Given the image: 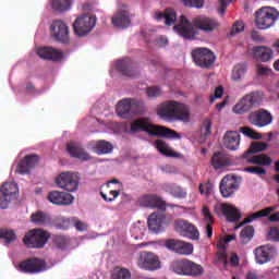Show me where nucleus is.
<instances>
[{
    "mask_svg": "<svg viewBox=\"0 0 279 279\" xmlns=\"http://www.w3.org/2000/svg\"><path fill=\"white\" fill-rule=\"evenodd\" d=\"M218 27L219 23H217V21L203 15L194 17L192 23L186 15H181L179 24L174 25L175 32L181 35L182 38H185V40H193V38H195V29L209 33L215 32Z\"/></svg>",
    "mask_w": 279,
    "mask_h": 279,
    "instance_id": "nucleus-1",
    "label": "nucleus"
},
{
    "mask_svg": "<svg viewBox=\"0 0 279 279\" xmlns=\"http://www.w3.org/2000/svg\"><path fill=\"white\" fill-rule=\"evenodd\" d=\"M131 132H147L150 136H159L162 138H182L180 133L167 129L166 126L153 124L148 118H140L133 121L131 124Z\"/></svg>",
    "mask_w": 279,
    "mask_h": 279,
    "instance_id": "nucleus-2",
    "label": "nucleus"
},
{
    "mask_svg": "<svg viewBox=\"0 0 279 279\" xmlns=\"http://www.w3.org/2000/svg\"><path fill=\"white\" fill-rule=\"evenodd\" d=\"M157 114L165 121H173V119L177 121H189V118L191 117L189 107L175 100L162 102L157 109Z\"/></svg>",
    "mask_w": 279,
    "mask_h": 279,
    "instance_id": "nucleus-3",
    "label": "nucleus"
},
{
    "mask_svg": "<svg viewBox=\"0 0 279 279\" xmlns=\"http://www.w3.org/2000/svg\"><path fill=\"white\" fill-rule=\"evenodd\" d=\"M171 269L174 274H179V276H192L195 278L204 275V267L187 258L173 260Z\"/></svg>",
    "mask_w": 279,
    "mask_h": 279,
    "instance_id": "nucleus-4",
    "label": "nucleus"
},
{
    "mask_svg": "<svg viewBox=\"0 0 279 279\" xmlns=\"http://www.w3.org/2000/svg\"><path fill=\"white\" fill-rule=\"evenodd\" d=\"M51 239V234L43 229L29 230L23 238L25 247L29 250H43Z\"/></svg>",
    "mask_w": 279,
    "mask_h": 279,
    "instance_id": "nucleus-5",
    "label": "nucleus"
},
{
    "mask_svg": "<svg viewBox=\"0 0 279 279\" xmlns=\"http://www.w3.org/2000/svg\"><path fill=\"white\" fill-rule=\"evenodd\" d=\"M263 102V95L259 92H251L242 97V99L233 107L235 114H245L256 106Z\"/></svg>",
    "mask_w": 279,
    "mask_h": 279,
    "instance_id": "nucleus-6",
    "label": "nucleus"
},
{
    "mask_svg": "<svg viewBox=\"0 0 279 279\" xmlns=\"http://www.w3.org/2000/svg\"><path fill=\"white\" fill-rule=\"evenodd\" d=\"M278 20V12L274 9L264 7L255 13V24L258 29H269L274 27Z\"/></svg>",
    "mask_w": 279,
    "mask_h": 279,
    "instance_id": "nucleus-7",
    "label": "nucleus"
},
{
    "mask_svg": "<svg viewBox=\"0 0 279 279\" xmlns=\"http://www.w3.org/2000/svg\"><path fill=\"white\" fill-rule=\"evenodd\" d=\"M19 197V184L16 182H5L0 187V208L5 210L10 204Z\"/></svg>",
    "mask_w": 279,
    "mask_h": 279,
    "instance_id": "nucleus-8",
    "label": "nucleus"
},
{
    "mask_svg": "<svg viewBox=\"0 0 279 279\" xmlns=\"http://www.w3.org/2000/svg\"><path fill=\"white\" fill-rule=\"evenodd\" d=\"M192 58L196 66L201 69H210L215 64L217 57L208 48H196L192 51Z\"/></svg>",
    "mask_w": 279,
    "mask_h": 279,
    "instance_id": "nucleus-9",
    "label": "nucleus"
},
{
    "mask_svg": "<svg viewBox=\"0 0 279 279\" xmlns=\"http://www.w3.org/2000/svg\"><path fill=\"white\" fill-rule=\"evenodd\" d=\"M95 25H97V17L90 14H83L73 23V29L76 36H86L93 32Z\"/></svg>",
    "mask_w": 279,
    "mask_h": 279,
    "instance_id": "nucleus-10",
    "label": "nucleus"
},
{
    "mask_svg": "<svg viewBox=\"0 0 279 279\" xmlns=\"http://www.w3.org/2000/svg\"><path fill=\"white\" fill-rule=\"evenodd\" d=\"M56 184L59 189L73 193L80 187V174L75 172H61L56 179Z\"/></svg>",
    "mask_w": 279,
    "mask_h": 279,
    "instance_id": "nucleus-11",
    "label": "nucleus"
},
{
    "mask_svg": "<svg viewBox=\"0 0 279 279\" xmlns=\"http://www.w3.org/2000/svg\"><path fill=\"white\" fill-rule=\"evenodd\" d=\"M255 263L257 265H267L278 256V248L274 244H265L254 250Z\"/></svg>",
    "mask_w": 279,
    "mask_h": 279,
    "instance_id": "nucleus-12",
    "label": "nucleus"
},
{
    "mask_svg": "<svg viewBox=\"0 0 279 279\" xmlns=\"http://www.w3.org/2000/svg\"><path fill=\"white\" fill-rule=\"evenodd\" d=\"M136 265L145 271H156L160 269V258L153 252H141Z\"/></svg>",
    "mask_w": 279,
    "mask_h": 279,
    "instance_id": "nucleus-13",
    "label": "nucleus"
},
{
    "mask_svg": "<svg viewBox=\"0 0 279 279\" xmlns=\"http://www.w3.org/2000/svg\"><path fill=\"white\" fill-rule=\"evenodd\" d=\"M174 230L181 236H186V239H191V241H199V230L195 225L183 220V219H178L174 221Z\"/></svg>",
    "mask_w": 279,
    "mask_h": 279,
    "instance_id": "nucleus-14",
    "label": "nucleus"
},
{
    "mask_svg": "<svg viewBox=\"0 0 279 279\" xmlns=\"http://www.w3.org/2000/svg\"><path fill=\"white\" fill-rule=\"evenodd\" d=\"M19 269L24 274H40L47 269V262L43 258L32 257L21 262Z\"/></svg>",
    "mask_w": 279,
    "mask_h": 279,
    "instance_id": "nucleus-15",
    "label": "nucleus"
},
{
    "mask_svg": "<svg viewBox=\"0 0 279 279\" xmlns=\"http://www.w3.org/2000/svg\"><path fill=\"white\" fill-rule=\"evenodd\" d=\"M247 121L255 128H267V125H271L274 117L269 111L265 109H258L248 114Z\"/></svg>",
    "mask_w": 279,
    "mask_h": 279,
    "instance_id": "nucleus-16",
    "label": "nucleus"
},
{
    "mask_svg": "<svg viewBox=\"0 0 279 279\" xmlns=\"http://www.w3.org/2000/svg\"><path fill=\"white\" fill-rule=\"evenodd\" d=\"M217 215H223L229 223H236L241 220V210L234 205L228 203H221L216 208Z\"/></svg>",
    "mask_w": 279,
    "mask_h": 279,
    "instance_id": "nucleus-17",
    "label": "nucleus"
},
{
    "mask_svg": "<svg viewBox=\"0 0 279 279\" xmlns=\"http://www.w3.org/2000/svg\"><path fill=\"white\" fill-rule=\"evenodd\" d=\"M116 69L122 75H126V77H138L141 72L138 71V63L134 62L130 58H125L116 62Z\"/></svg>",
    "mask_w": 279,
    "mask_h": 279,
    "instance_id": "nucleus-18",
    "label": "nucleus"
},
{
    "mask_svg": "<svg viewBox=\"0 0 279 279\" xmlns=\"http://www.w3.org/2000/svg\"><path fill=\"white\" fill-rule=\"evenodd\" d=\"M50 36L58 43H69V26L62 20L52 22Z\"/></svg>",
    "mask_w": 279,
    "mask_h": 279,
    "instance_id": "nucleus-19",
    "label": "nucleus"
},
{
    "mask_svg": "<svg viewBox=\"0 0 279 279\" xmlns=\"http://www.w3.org/2000/svg\"><path fill=\"white\" fill-rule=\"evenodd\" d=\"M140 206L144 208H158L161 213L167 210V203L160 198V196L155 194H146L138 198Z\"/></svg>",
    "mask_w": 279,
    "mask_h": 279,
    "instance_id": "nucleus-20",
    "label": "nucleus"
},
{
    "mask_svg": "<svg viewBox=\"0 0 279 279\" xmlns=\"http://www.w3.org/2000/svg\"><path fill=\"white\" fill-rule=\"evenodd\" d=\"M239 186L236 178L233 175H226L220 181V193L225 198L232 197V195L239 191Z\"/></svg>",
    "mask_w": 279,
    "mask_h": 279,
    "instance_id": "nucleus-21",
    "label": "nucleus"
},
{
    "mask_svg": "<svg viewBox=\"0 0 279 279\" xmlns=\"http://www.w3.org/2000/svg\"><path fill=\"white\" fill-rule=\"evenodd\" d=\"M37 56L41 58V60H50L51 62H60L62 58H64V52L62 50H58L53 47L44 46L37 49Z\"/></svg>",
    "mask_w": 279,
    "mask_h": 279,
    "instance_id": "nucleus-22",
    "label": "nucleus"
},
{
    "mask_svg": "<svg viewBox=\"0 0 279 279\" xmlns=\"http://www.w3.org/2000/svg\"><path fill=\"white\" fill-rule=\"evenodd\" d=\"M48 202L56 206H71L73 204V195L66 192L52 191L48 194Z\"/></svg>",
    "mask_w": 279,
    "mask_h": 279,
    "instance_id": "nucleus-23",
    "label": "nucleus"
},
{
    "mask_svg": "<svg viewBox=\"0 0 279 279\" xmlns=\"http://www.w3.org/2000/svg\"><path fill=\"white\" fill-rule=\"evenodd\" d=\"M66 149L72 158H77L78 160H82V162H88V160L93 159V157H90V155L76 142L68 143Z\"/></svg>",
    "mask_w": 279,
    "mask_h": 279,
    "instance_id": "nucleus-24",
    "label": "nucleus"
},
{
    "mask_svg": "<svg viewBox=\"0 0 279 279\" xmlns=\"http://www.w3.org/2000/svg\"><path fill=\"white\" fill-rule=\"evenodd\" d=\"M38 155H26L17 165V173H20V175L29 173V171H32V169L38 165Z\"/></svg>",
    "mask_w": 279,
    "mask_h": 279,
    "instance_id": "nucleus-25",
    "label": "nucleus"
},
{
    "mask_svg": "<svg viewBox=\"0 0 279 279\" xmlns=\"http://www.w3.org/2000/svg\"><path fill=\"white\" fill-rule=\"evenodd\" d=\"M275 210H278V206L266 207L256 213L250 214L240 225L234 227V230H239V228L245 226V223H252V221H256V219L269 217V215H271V213H274Z\"/></svg>",
    "mask_w": 279,
    "mask_h": 279,
    "instance_id": "nucleus-26",
    "label": "nucleus"
},
{
    "mask_svg": "<svg viewBox=\"0 0 279 279\" xmlns=\"http://www.w3.org/2000/svg\"><path fill=\"white\" fill-rule=\"evenodd\" d=\"M241 145V135L236 131H227L223 136V147L230 151H236Z\"/></svg>",
    "mask_w": 279,
    "mask_h": 279,
    "instance_id": "nucleus-27",
    "label": "nucleus"
},
{
    "mask_svg": "<svg viewBox=\"0 0 279 279\" xmlns=\"http://www.w3.org/2000/svg\"><path fill=\"white\" fill-rule=\"evenodd\" d=\"M210 165L213 169L217 171L219 169H225V167H230V165H232V160L230 159V157H228V155L221 151H216L211 156Z\"/></svg>",
    "mask_w": 279,
    "mask_h": 279,
    "instance_id": "nucleus-28",
    "label": "nucleus"
},
{
    "mask_svg": "<svg viewBox=\"0 0 279 279\" xmlns=\"http://www.w3.org/2000/svg\"><path fill=\"white\" fill-rule=\"evenodd\" d=\"M253 58L256 62H269L274 58V50L266 46H256L253 48Z\"/></svg>",
    "mask_w": 279,
    "mask_h": 279,
    "instance_id": "nucleus-29",
    "label": "nucleus"
},
{
    "mask_svg": "<svg viewBox=\"0 0 279 279\" xmlns=\"http://www.w3.org/2000/svg\"><path fill=\"white\" fill-rule=\"evenodd\" d=\"M165 222V218L159 217L156 215V213H153L149 215L147 223H148V230L150 232H154L155 234H159V232H162L165 230V227L162 223Z\"/></svg>",
    "mask_w": 279,
    "mask_h": 279,
    "instance_id": "nucleus-30",
    "label": "nucleus"
},
{
    "mask_svg": "<svg viewBox=\"0 0 279 279\" xmlns=\"http://www.w3.org/2000/svg\"><path fill=\"white\" fill-rule=\"evenodd\" d=\"M116 113L121 119H129V117L132 114V107L130 102V98L121 99L116 108Z\"/></svg>",
    "mask_w": 279,
    "mask_h": 279,
    "instance_id": "nucleus-31",
    "label": "nucleus"
},
{
    "mask_svg": "<svg viewBox=\"0 0 279 279\" xmlns=\"http://www.w3.org/2000/svg\"><path fill=\"white\" fill-rule=\"evenodd\" d=\"M111 23L118 29L130 27V14L125 11L119 12L112 17Z\"/></svg>",
    "mask_w": 279,
    "mask_h": 279,
    "instance_id": "nucleus-32",
    "label": "nucleus"
},
{
    "mask_svg": "<svg viewBox=\"0 0 279 279\" xmlns=\"http://www.w3.org/2000/svg\"><path fill=\"white\" fill-rule=\"evenodd\" d=\"M156 21H166V25L171 26L177 21V14L173 9H166L163 12H156Z\"/></svg>",
    "mask_w": 279,
    "mask_h": 279,
    "instance_id": "nucleus-33",
    "label": "nucleus"
},
{
    "mask_svg": "<svg viewBox=\"0 0 279 279\" xmlns=\"http://www.w3.org/2000/svg\"><path fill=\"white\" fill-rule=\"evenodd\" d=\"M93 149L95 154H98V156H104L106 154H112V149H114V147L112 144H110V142L99 140L95 142Z\"/></svg>",
    "mask_w": 279,
    "mask_h": 279,
    "instance_id": "nucleus-34",
    "label": "nucleus"
},
{
    "mask_svg": "<svg viewBox=\"0 0 279 279\" xmlns=\"http://www.w3.org/2000/svg\"><path fill=\"white\" fill-rule=\"evenodd\" d=\"M156 148L162 156H167L168 158H180V153H175L172 147H169L167 143L161 140H157L155 142Z\"/></svg>",
    "mask_w": 279,
    "mask_h": 279,
    "instance_id": "nucleus-35",
    "label": "nucleus"
},
{
    "mask_svg": "<svg viewBox=\"0 0 279 279\" xmlns=\"http://www.w3.org/2000/svg\"><path fill=\"white\" fill-rule=\"evenodd\" d=\"M204 221H206V234L208 239L213 238V226H215V218L213 217V214H210V208L208 206H203L202 209Z\"/></svg>",
    "mask_w": 279,
    "mask_h": 279,
    "instance_id": "nucleus-36",
    "label": "nucleus"
},
{
    "mask_svg": "<svg viewBox=\"0 0 279 279\" xmlns=\"http://www.w3.org/2000/svg\"><path fill=\"white\" fill-rule=\"evenodd\" d=\"M165 190L167 191V193H170V195H172V197H175L177 199H184V197H186V190L182 189V186L175 183L166 184Z\"/></svg>",
    "mask_w": 279,
    "mask_h": 279,
    "instance_id": "nucleus-37",
    "label": "nucleus"
},
{
    "mask_svg": "<svg viewBox=\"0 0 279 279\" xmlns=\"http://www.w3.org/2000/svg\"><path fill=\"white\" fill-rule=\"evenodd\" d=\"M31 221L36 226H47V223H50L51 217L44 211H35L31 215Z\"/></svg>",
    "mask_w": 279,
    "mask_h": 279,
    "instance_id": "nucleus-38",
    "label": "nucleus"
},
{
    "mask_svg": "<svg viewBox=\"0 0 279 279\" xmlns=\"http://www.w3.org/2000/svg\"><path fill=\"white\" fill-rule=\"evenodd\" d=\"M131 114H145L147 109L145 108V101L136 98H130Z\"/></svg>",
    "mask_w": 279,
    "mask_h": 279,
    "instance_id": "nucleus-39",
    "label": "nucleus"
},
{
    "mask_svg": "<svg viewBox=\"0 0 279 279\" xmlns=\"http://www.w3.org/2000/svg\"><path fill=\"white\" fill-rule=\"evenodd\" d=\"M269 145L265 142H255L251 145V147L243 154L242 158H248L252 154H258L260 151H265Z\"/></svg>",
    "mask_w": 279,
    "mask_h": 279,
    "instance_id": "nucleus-40",
    "label": "nucleus"
},
{
    "mask_svg": "<svg viewBox=\"0 0 279 279\" xmlns=\"http://www.w3.org/2000/svg\"><path fill=\"white\" fill-rule=\"evenodd\" d=\"M132 278V272L128 268L117 266L111 271V279H130Z\"/></svg>",
    "mask_w": 279,
    "mask_h": 279,
    "instance_id": "nucleus-41",
    "label": "nucleus"
},
{
    "mask_svg": "<svg viewBox=\"0 0 279 279\" xmlns=\"http://www.w3.org/2000/svg\"><path fill=\"white\" fill-rule=\"evenodd\" d=\"M252 165H262L263 167H269L271 165V158L265 154L255 155L248 159Z\"/></svg>",
    "mask_w": 279,
    "mask_h": 279,
    "instance_id": "nucleus-42",
    "label": "nucleus"
},
{
    "mask_svg": "<svg viewBox=\"0 0 279 279\" xmlns=\"http://www.w3.org/2000/svg\"><path fill=\"white\" fill-rule=\"evenodd\" d=\"M0 239H3L7 245H10V243H14V241H16V232L12 229H1Z\"/></svg>",
    "mask_w": 279,
    "mask_h": 279,
    "instance_id": "nucleus-43",
    "label": "nucleus"
},
{
    "mask_svg": "<svg viewBox=\"0 0 279 279\" xmlns=\"http://www.w3.org/2000/svg\"><path fill=\"white\" fill-rule=\"evenodd\" d=\"M245 73H247V65H245L244 63L236 64L232 72V80L236 82L241 77H243Z\"/></svg>",
    "mask_w": 279,
    "mask_h": 279,
    "instance_id": "nucleus-44",
    "label": "nucleus"
},
{
    "mask_svg": "<svg viewBox=\"0 0 279 279\" xmlns=\"http://www.w3.org/2000/svg\"><path fill=\"white\" fill-rule=\"evenodd\" d=\"M52 8L57 12H66L71 8L69 0H52Z\"/></svg>",
    "mask_w": 279,
    "mask_h": 279,
    "instance_id": "nucleus-45",
    "label": "nucleus"
},
{
    "mask_svg": "<svg viewBox=\"0 0 279 279\" xmlns=\"http://www.w3.org/2000/svg\"><path fill=\"white\" fill-rule=\"evenodd\" d=\"M177 254H179L180 256H191V254H193V244L181 241Z\"/></svg>",
    "mask_w": 279,
    "mask_h": 279,
    "instance_id": "nucleus-46",
    "label": "nucleus"
},
{
    "mask_svg": "<svg viewBox=\"0 0 279 279\" xmlns=\"http://www.w3.org/2000/svg\"><path fill=\"white\" fill-rule=\"evenodd\" d=\"M198 191L201 195H205V197H210V193H213V182L207 181L206 183H201L198 185Z\"/></svg>",
    "mask_w": 279,
    "mask_h": 279,
    "instance_id": "nucleus-47",
    "label": "nucleus"
},
{
    "mask_svg": "<svg viewBox=\"0 0 279 279\" xmlns=\"http://www.w3.org/2000/svg\"><path fill=\"white\" fill-rule=\"evenodd\" d=\"M240 236L241 239H243V241H252V239L254 238V227H244L240 233Z\"/></svg>",
    "mask_w": 279,
    "mask_h": 279,
    "instance_id": "nucleus-48",
    "label": "nucleus"
},
{
    "mask_svg": "<svg viewBox=\"0 0 279 279\" xmlns=\"http://www.w3.org/2000/svg\"><path fill=\"white\" fill-rule=\"evenodd\" d=\"M240 132H242V134H244V136H247L248 138H254V141H259V138H262L260 133H257L256 131L247 126L241 128Z\"/></svg>",
    "mask_w": 279,
    "mask_h": 279,
    "instance_id": "nucleus-49",
    "label": "nucleus"
},
{
    "mask_svg": "<svg viewBox=\"0 0 279 279\" xmlns=\"http://www.w3.org/2000/svg\"><path fill=\"white\" fill-rule=\"evenodd\" d=\"M210 128H213V122L210 121V119H205L201 128V133L204 140L210 136Z\"/></svg>",
    "mask_w": 279,
    "mask_h": 279,
    "instance_id": "nucleus-50",
    "label": "nucleus"
},
{
    "mask_svg": "<svg viewBox=\"0 0 279 279\" xmlns=\"http://www.w3.org/2000/svg\"><path fill=\"white\" fill-rule=\"evenodd\" d=\"M181 244H182V241L175 240V239L168 240L165 243L166 247L168 250H171V252H175V254H178Z\"/></svg>",
    "mask_w": 279,
    "mask_h": 279,
    "instance_id": "nucleus-51",
    "label": "nucleus"
},
{
    "mask_svg": "<svg viewBox=\"0 0 279 279\" xmlns=\"http://www.w3.org/2000/svg\"><path fill=\"white\" fill-rule=\"evenodd\" d=\"M185 8H196L202 10L204 8V0H181Z\"/></svg>",
    "mask_w": 279,
    "mask_h": 279,
    "instance_id": "nucleus-52",
    "label": "nucleus"
},
{
    "mask_svg": "<svg viewBox=\"0 0 279 279\" xmlns=\"http://www.w3.org/2000/svg\"><path fill=\"white\" fill-rule=\"evenodd\" d=\"M267 241H274V243H278L279 241V229L276 227H271L267 232Z\"/></svg>",
    "mask_w": 279,
    "mask_h": 279,
    "instance_id": "nucleus-53",
    "label": "nucleus"
},
{
    "mask_svg": "<svg viewBox=\"0 0 279 279\" xmlns=\"http://www.w3.org/2000/svg\"><path fill=\"white\" fill-rule=\"evenodd\" d=\"M244 171H246V173H255V175H265L267 173V170H265V168L258 166L246 167Z\"/></svg>",
    "mask_w": 279,
    "mask_h": 279,
    "instance_id": "nucleus-54",
    "label": "nucleus"
},
{
    "mask_svg": "<svg viewBox=\"0 0 279 279\" xmlns=\"http://www.w3.org/2000/svg\"><path fill=\"white\" fill-rule=\"evenodd\" d=\"M271 70L263 64H257L256 65V75H258V77H265L266 75H269V72Z\"/></svg>",
    "mask_w": 279,
    "mask_h": 279,
    "instance_id": "nucleus-55",
    "label": "nucleus"
},
{
    "mask_svg": "<svg viewBox=\"0 0 279 279\" xmlns=\"http://www.w3.org/2000/svg\"><path fill=\"white\" fill-rule=\"evenodd\" d=\"M245 29V25L241 22H235L231 27V36H236V34H241Z\"/></svg>",
    "mask_w": 279,
    "mask_h": 279,
    "instance_id": "nucleus-56",
    "label": "nucleus"
},
{
    "mask_svg": "<svg viewBox=\"0 0 279 279\" xmlns=\"http://www.w3.org/2000/svg\"><path fill=\"white\" fill-rule=\"evenodd\" d=\"M161 90L158 86H150L146 89V95L148 97H160Z\"/></svg>",
    "mask_w": 279,
    "mask_h": 279,
    "instance_id": "nucleus-57",
    "label": "nucleus"
},
{
    "mask_svg": "<svg viewBox=\"0 0 279 279\" xmlns=\"http://www.w3.org/2000/svg\"><path fill=\"white\" fill-rule=\"evenodd\" d=\"M53 243L57 245L59 250H64L66 247V238L57 235L53 239Z\"/></svg>",
    "mask_w": 279,
    "mask_h": 279,
    "instance_id": "nucleus-58",
    "label": "nucleus"
},
{
    "mask_svg": "<svg viewBox=\"0 0 279 279\" xmlns=\"http://www.w3.org/2000/svg\"><path fill=\"white\" fill-rule=\"evenodd\" d=\"M74 218H63L60 222V228L62 230H69V228H73Z\"/></svg>",
    "mask_w": 279,
    "mask_h": 279,
    "instance_id": "nucleus-59",
    "label": "nucleus"
},
{
    "mask_svg": "<svg viewBox=\"0 0 279 279\" xmlns=\"http://www.w3.org/2000/svg\"><path fill=\"white\" fill-rule=\"evenodd\" d=\"M221 97H223V87L218 86V87L215 89V93H214V95L210 97L209 101H210V104H213V101H215V99H221Z\"/></svg>",
    "mask_w": 279,
    "mask_h": 279,
    "instance_id": "nucleus-60",
    "label": "nucleus"
},
{
    "mask_svg": "<svg viewBox=\"0 0 279 279\" xmlns=\"http://www.w3.org/2000/svg\"><path fill=\"white\" fill-rule=\"evenodd\" d=\"M74 228L78 231V232H84V230H87L88 229V225L77 220L75 221L74 220V223H73Z\"/></svg>",
    "mask_w": 279,
    "mask_h": 279,
    "instance_id": "nucleus-61",
    "label": "nucleus"
},
{
    "mask_svg": "<svg viewBox=\"0 0 279 279\" xmlns=\"http://www.w3.org/2000/svg\"><path fill=\"white\" fill-rule=\"evenodd\" d=\"M267 217H268V221H270V223H279V211L269 214Z\"/></svg>",
    "mask_w": 279,
    "mask_h": 279,
    "instance_id": "nucleus-62",
    "label": "nucleus"
},
{
    "mask_svg": "<svg viewBox=\"0 0 279 279\" xmlns=\"http://www.w3.org/2000/svg\"><path fill=\"white\" fill-rule=\"evenodd\" d=\"M230 265L232 267H239V255L236 253H231Z\"/></svg>",
    "mask_w": 279,
    "mask_h": 279,
    "instance_id": "nucleus-63",
    "label": "nucleus"
},
{
    "mask_svg": "<svg viewBox=\"0 0 279 279\" xmlns=\"http://www.w3.org/2000/svg\"><path fill=\"white\" fill-rule=\"evenodd\" d=\"M251 38L252 40H255V43H263V37L260 36V34H258L257 31H253L251 33Z\"/></svg>",
    "mask_w": 279,
    "mask_h": 279,
    "instance_id": "nucleus-64",
    "label": "nucleus"
}]
</instances>
